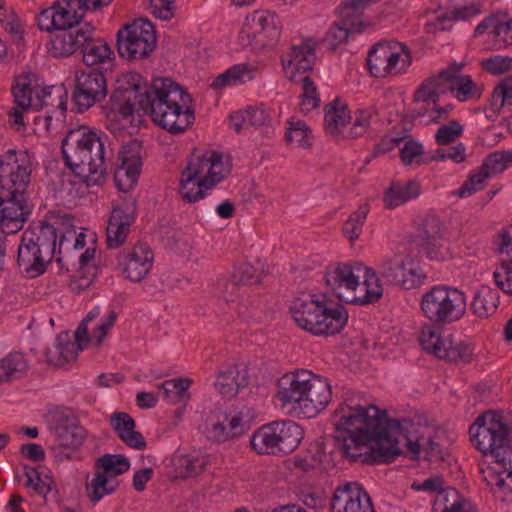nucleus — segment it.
<instances>
[{"instance_id":"1","label":"nucleus","mask_w":512,"mask_h":512,"mask_svg":"<svg viewBox=\"0 0 512 512\" xmlns=\"http://www.w3.org/2000/svg\"><path fill=\"white\" fill-rule=\"evenodd\" d=\"M335 441L343 457L352 462L391 463L401 453L397 436L402 431L398 419H389L375 405L341 404L333 414Z\"/></svg>"},{"instance_id":"2","label":"nucleus","mask_w":512,"mask_h":512,"mask_svg":"<svg viewBox=\"0 0 512 512\" xmlns=\"http://www.w3.org/2000/svg\"><path fill=\"white\" fill-rule=\"evenodd\" d=\"M119 87L131 92L138 110L149 114L157 126L172 135L184 133L194 123L190 94L170 78H154L147 86L139 73L128 72Z\"/></svg>"},{"instance_id":"3","label":"nucleus","mask_w":512,"mask_h":512,"mask_svg":"<svg viewBox=\"0 0 512 512\" xmlns=\"http://www.w3.org/2000/svg\"><path fill=\"white\" fill-rule=\"evenodd\" d=\"M106 138L103 132L81 125L62 140L65 166L88 187L101 186L106 180Z\"/></svg>"},{"instance_id":"4","label":"nucleus","mask_w":512,"mask_h":512,"mask_svg":"<svg viewBox=\"0 0 512 512\" xmlns=\"http://www.w3.org/2000/svg\"><path fill=\"white\" fill-rule=\"evenodd\" d=\"M324 280L331 293L342 302L367 305L379 301L383 295L379 277L361 263L330 266Z\"/></svg>"},{"instance_id":"5","label":"nucleus","mask_w":512,"mask_h":512,"mask_svg":"<svg viewBox=\"0 0 512 512\" xmlns=\"http://www.w3.org/2000/svg\"><path fill=\"white\" fill-rule=\"evenodd\" d=\"M512 427L501 413L487 411L479 415L469 428L472 445L484 455L490 454L493 464L512 482Z\"/></svg>"},{"instance_id":"6","label":"nucleus","mask_w":512,"mask_h":512,"mask_svg":"<svg viewBox=\"0 0 512 512\" xmlns=\"http://www.w3.org/2000/svg\"><path fill=\"white\" fill-rule=\"evenodd\" d=\"M297 326L315 336L338 334L347 324L348 312L342 305L328 307L315 295L302 294L290 306Z\"/></svg>"},{"instance_id":"7","label":"nucleus","mask_w":512,"mask_h":512,"mask_svg":"<svg viewBox=\"0 0 512 512\" xmlns=\"http://www.w3.org/2000/svg\"><path fill=\"white\" fill-rule=\"evenodd\" d=\"M420 309L433 330L461 320L467 310L466 293L454 286L438 284L422 294Z\"/></svg>"},{"instance_id":"8","label":"nucleus","mask_w":512,"mask_h":512,"mask_svg":"<svg viewBox=\"0 0 512 512\" xmlns=\"http://www.w3.org/2000/svg\"><path fill=\"white\" fill-rule=\"evenodd\" d=\"M303 438L302 428L291 420L263 425L251 438V447L257 454L276 455L294 451Z\"/></svg>"},{"instance_id":"9","label":"nucleus","mask_w":512,"mask_h":512,"mask_svg":"<svg viewBox=\"0 0 512 512\" xmlns=\"http://www.w3.org/2000/svg\"><path fill=\"white\" fill-rule=\"evenodd\" d=\"M411 63L410 50L397 41H380L372 46L367 56L370 74L377 78L403 74Z\"/></svg>"},{"instance_id":"10","label":"nucleus","mask_w":512,"mask_h":512,"mask_svg":"<svg viewBox=\"0 0 512 512\" xmlns=\"http://www.w3.org/2000/svg\"><path fill=\"white\" fill-rule=\"evenodd\" d=\"M119 56L128 61L142 60L150 56L156 47L153 24L137 19L120 28L116 34Z\"/></svg>"},{"instance_id":"11","label":"nucleus","mask_w":512,"mask_h":512,"mask_svg":"<svg viewBox=\"0 0 512 512\" xmlns=\"http://www.w3.org/2000/svg\"><path fill=\"white\" fill-rule=\"evenodd\" d=\"M32 161L27 151L10 149L0 156V190L28 193Z\"/></svg>"},{"instance_id":"12","label":"nucleus","mask_w":512,"mask_h":512,"mask_svg":"<svg viewBox=\"0 0 512 512\" xmlns=\"http://www.w3.org/2000/svg\"><path fill=\"white\" fill-rule=\"evenodd\" d=\"M32 212L28 193L0 190V226L3 233L20 231Z\"/></svg>"},{"instance_id":"13","label":"nucleus","mask_w":512,"mask_h":512,"mask_svg":"<svg viewBox=\"0 0 512 512\" xmlns=\"http://www.w3.org/2000/svg\"><path fill=\"white\" fill-rule=\"evenodd\" d=\"M74 81L72 99L79 112L88 110L107 96L106 78L101 71H77Z\"/></svg>"},{"instance_id":"14","label":"nucleus","mask_w":512,"mask_h":512,"mask_svg":"<svg viewBox=\"0 0 512 512\" xmlns=\"http://www.w3.org/2000/svg\"><path fill=\"white\" fill-rule=\"evenodd\" d=\"M142 148V141L131 139L119 151L120 164L114 173L115 184L119 190L127 192L136 184L142 167Z\"/></svg>"},{"instance_id":"15","label":"nucleus","mask_w":512,"mask_h":512,"mask_svg":"<svg viewBox=\"0 0 512 512\" xmlns=\"http://www.w3.org/2000/svg\"><path fill=\"white\" fill-rule=\"evenodd\" d=\"M512 165V151L503 150L485 157L477 173L472 174L457 192L459 197H467L484 188L485 180L492 175L504 172Z\"/></svg>"},{"instance_id":"16","label":"nucleus","mask_w":512,"mask_h":512,"mask_svg":"<svg viewBox=\"0 0 512 512\" xmlns=\"http://www.w3.org/2000/svg\"><path fill=\"white\" fill-rule=\"evenodd\" d=\"M136 219V200L124 199L113 207L106 228V244L109 249H117L130 232V226Z\"/></svg>"},{"instance_id":"17","label":"nucleus","mask_w":512,"mask_h":512,"mask_svg":"<svg viewBox=\"0 0 512 512\" xmlns=\"http://www.w3.org/2000/svg\"><path fill=\"white\" fill-rule=\"evenodd\" d=\"M331 512H375L367 491L357 482L338 486L330 501Z\"/></svg>"},{"instance_id":"18","label":"nucleus","mask_w":512,"mask_h":512,"mask_svg":"<svg viewBox=\"0 0 512 512\" xmlns=\"http://www.w3.org/2000/svg\"><path fill=\"white\" fill-rule=\"evenodd\" d=\"M50 429L54 432L60 446L72 450L81 447L87 437L86 429L69 409L52 415Z\"/></svg>"},{"instance_id":"19","label":"nucleus","mask_w":512,"mask_h":512,"mask_svg":"<svg viewBox=\"0 0 512 512\" xmlns=\"http://www.w3.org/2000/svg\"><path fill=\"white\" fill-rule=\"evenodd\" d=\"M419 341L427 352L434 354L439 359L450 362L466 363L470 361L472 355L466 345L441 340L439 333L433 330L431 326H423Z\"/></svg>"},{"instance_id":"20","label":"nucleus","mask_w":512,"mask_h":512,"mask_svg":"<svg viewBox=\"0 0 512 512\" xmlns=\"http://www.w3.org/2000/svg\"><path fill=\"white\" fill-rule=\"evenodd\" d=\"M118 263L127 279L140 282L152 267L153 252L148 245L140 243L128 252L120 254Z\"/></svg>"},{"instance_id":"21","label":"nucleus","mask_w":512,"mask_h":512,"mask_svg":"<svg viewBox=\"0 0 512 512\" xmlns=\"http://www.w3.org/2000/svg\"><path fill=\"white\" fill-rule=\"evenodd\" d=\"M311 372L303 370L283 375L278 381L277 398L285 405H292L293 409H300L303 413V403L306 386Z\"/></svg>"},{"instance_id":"22","label":"nucleus","mask_w":512,"mask_h":512,"mask_svg":"<svg viewBox=\"0 0 512 512\" xmlns=\"http://www.w3.org/2000/svg\"><path fill=\"white\" fill-rule=\"evenodd\" d=\"M462 63H452L442 69V76L450 82V93L460 102L477 101L483 93V86L477 84L470 75L461 73Z\"/></svg>"},{"instance_id":"23","label":"nucleus","mask_w":512,"mask_h":512,"mask_svg":"<svg viewBox=\"0 0 512 512\" xmlns=\"http://www.w3.org/2000/svg\"><path fill=\"white\" fill-rule=\"evenodd\" d=\"M249 381V370L245 365L227 364L217 372L214 385L223 397L230 399L246 388Z\"/></svg>"},{"instance_id":"24","label":"nucleus","mask_w":512,"mask_h":512,"mask_svg":"<svg viewBox=\"0 0 512 512\" xmlns=\"http://www.w3.org/2000/svg\"><path fill=\"white\" fill-rule=\"evenodd\" d=\"M247 25L257 45H270L280 37L278 17L268 10L254 11L247 17Z\"/></svg>"},{"instance_id":"25","label":"nucleus","mask_w":512,"mask_h":512,"mask_svg":"<svg viewBox=\"0 0 512 512\" xmlns=\"http://www.w3.org/2000/svg\"><path fill=\"white\" fill-rule=\"evenodd\" d=\"M304 398L303 415L306 418H311L322 411L331 401V386L326 379L311 372Z\"/></svg>"},{"instance_id":"26","label":"nucleus","mask_w":512,"mask_h":512,"mask_svg":"<svg viewBox=\"0 0 512 512\" xmlns=\"http://www.w3.org/2000/svg\"><path fill=\"white\" fill-rule=\"evenodd\" d=\"M382 279L389 285L409 290L422 283V277L412 267L407 268L401 258L385 261L380 267Z\"/></svg>"},{"instance_id":"27","label":"nucleus","mask_w":512,"mask_h":512,"mask_svg":"<svg viewBox=\"0 0 512 512\" xmlns=\"http://www.w3.org/2000/svg\"><path fill=\"white\" fill-rule=\"evenodd\" d=\"M420 237L421 249L429 259L442 261L448 257V249L441 234V222L437 217L425 218Z\"/></svg>"},{"instance_id":"28","label":"nucleus","mask_w":512,"mask_h":512,"mask_svg":"<svg viewBox=\"0 0 512 512\" xmlns=\"http://www.w3.org/2000/svg\"><path fill=\"white\" fill-rule=\"evenodd\" d=\"M94 27L90 24L83 26V32L80 36L82 61L86 66L103 64L111 60L113 51L109 44L103 39L94 38Z\"/></svg>"},{"instance_id":"29","label":"nucleus","mask_w":512,"mask_h":512,"mask_svg":"<svg viewBox=\"0 0 512 512\" xmlns=\"http://www.w3.org/2000/svg\"><path fill=\"white\" fill-rule=\"evenodd\" d=\"M21 237L23 238V242L36 247L39 254L43 253L47 258L53 259L56 248L57 230L52 224L46 221H40L26 229Z\"/></svg>"},{"instance_id":"30","label":"nucleus","mask_w":512,"mask_h":512,"mask_svg":"<svg viewBox=\"0 0 512 512\" xmlns=\"http://www.w3.org/2000/svg\"><path fill=\"white\" fill-rule=\"evenodd\" d=\"M82 27L57 29L52 32L48 52L54 58L69 57L81 47Z\"/></svg>"},{"instance_id":"31","label":"nucleus","mask_w":512,"mask_h":512,"mask_svg":"<svg viewBox=\"0 0 512 512\" xmlns=\"http://www.w3.org/2000/svg\"><path fill=\"white\" fill-rule=\"evenodd\" d=\"M109 424L128 447L136 450H144L147 446L144 436L135 431L136 422L126 412H114L111 414Z\"/></svg>"},{"instance_id":"32","label":"nucleus","mask_w":512,"mask_h":512,"mask_svg":"<svg viewBox=\"0 0 512 512\" xmlns=\"http://www.w3.org/2000/svg\"><path fill=\"white\" fill-rule=\"evenodd\" d=\"M52 258H47L43 253L39 254L36 247L23 242L21 237L18 246L17 264L22 273L29 278H36L42 275L51 262Z\"/></svg>"},{"instance_id":"33","label":"nucleus","mask_w":512,"mask_h":512,"mask_svg":"<svg viewBox=\"0 0 512 512\" xmlns=\"http://www.w3.org/2000/svg\"><path fill=\"white\" fill-rule=\"evenodd\" d=\"M223 166V156L220 152L210 150L204 153L194 150L191 154L187 167L182 172L183 174L193 173L196 174V179H202V175H216V167Z\"/></svg>"},{"instance_id":"34","label":"nucleus","mask_w":512,"mask_h":512,"mask_svg":"<svg viewBox=\"0 0 512 512\" xmlns=\"http://www.w3.org/2000/svg\"><path fill=\"white\" fill-rule=\"evenodd\" d=\"M315 58V43L306 40L299 45H293L291 51L283 58V63L291 72L305 73L312 70Z\"/></svg>"},{"instance_id":"35","label":"nucleus","mask_w":512,"mask_h":512,"mask_svg":"<svg viewBox=\"0 0 512 512\" xmlns=\"http://www.w3.org/2000/svg\"><path fill=\"white\" fill-rule=\"evenodd\" d=\"M79 348L72 342L68 333H60L55 340L53 348H47L44 352L45 361L49 365L62 367L76 360Z\"/></svg>"},{"instance_id":"36","label":"nucleus","mask_w":512,"mask_h":512,"mask_svg":"<svg viewBox=\"0 0 512 512\" xmlns=\"http://www.w3.org/2000/svg\"><path fill=\"white\" fill-rule=\"evenodd\" d=\"M352 117L348 107L340 99H335L325 106L324 128L332 137H339Z\"/></svg>"},{"instance_id":"37","label":"nucleus","mask_w":512,"mask_h":512,"mask_svg":"<svg viewBox=\"0 0 512 512\" xmlns=\"http://www.w3.org/2000/svg\"><path fill=\"white\" fill-rule=\"evenodd\" d=\"M35 79V74L25 73L16 78V83L12 87V93L16 105L22 109H30L32 106V95L35 93L32 85ZM54 87L44 88L41 92H36L38 99L44 100L51 95V90Z\"/></svg>"},{"instance_id":"38","label":"nucleus","mask_w":512,"mask_h":512,"mask_svg":"<svg viewBox=\"0 0 512 512\" xmlns=\"http://www.w3.org/2000/svg\"><path fill=\"white\" fill-rule=\"evenodd\" d=\"M419 194L420 185L417 181L410 180L406 183L393 182L384 192V206L388 209H393L418 197Z\"/></svg>"},{"instance_id":"39","label":"nucleus","mask_w":512,"mask_h":512,"mask_svg":"<svg viewBox=\"0 0 512 512\" xmlns=\"http://www.w3.org/2000/svg\"><path fill=\"white\" fill-rule=\"evenodd\" d=\"M52 7L57 21L56 30L78 27L85 16L84 11L79 10L73 0H57Z\"/></svg>"},{"instance_id":"40","label":"nucleus","mask_w":512,"mask_h":512,"mask_svg":"<svg viewBox=\"0 0 512 512\" xmlns=\"http://www.w3.org/2000/svg\"><path fill=\"white\" fill-rule=\"evenodd\" d=\"M257 69L249 64H237L219 74L211 84L215 89L226 86L244 84L255 77Z\"/></svg>"},{"instance_id":"41","label":"nucleus","mask_w":512,"mask_h":512,"mask_svg":"<svg viewBox=\"0 0 512 512\" xmlns=\"http://www.w3.org/2000/svg\"><path fill=\"white\" fill-rule=\"evenodd\" d=\"M499 302L498 292L487 286H482L474 294L470 309L481 318H486L497 309Z\"/></svg>"},{"instance_id":"42","label":"nucleus","mask_w":512,"mask_h":512,"mask_svg":"<svg viewBox=\"0 0 512 512\" xmlns=\"http://www.w3.org/2000/svg\"><path fill=\"white\" fill-rule=\"evenodd\" d=\"M118 483L97 469L94 477L86 483V493L91 502L100 501L105 495L116 491Z\"/></svg>"},{"instance_id":"43","label":"nucleus","mask_w":512,"mask_h":512,"mask_svg":"<svg viewBox=\"0 0 512 512\" xmlns=\"http://www.w3.org/2000/svg\"><path fill=\"white\" fill-rule=\"evenodd\" d=\"M406 447L408 452L414 457L418 456L420 452L423 451L425 453V458H428L429 460L443 459V452L440 444L435 442L431 436H418L415 439L410 436H406Z\"/></svg>"},{"instance_id":"44","label":"nucleus","mask_w":512,"mask_h":512,"mask_svg":"<svg viewBox=\"0 0 512 512\" xmlns=\"http://www.w3.org/2000/svg\"><path fill=\"white\" fill-rule=\"evenodd\" d=\"M191 384L192 380L189 378H176L163 382L160 389H162L163 396L169 403L186 404L190 399L188 389Z\"/></svg>"},{"instance_id":"45","label":"nucleus","mask_w":512,"mask_h":512,"mask_svg":"<svg viewBox=\"0 0 512 512\" xmlns=\"http://www.w3.org/2000/svg\"><path fill=\"white\" fill-rule=\"evenodd\" d=\"M96 468L112 479L128 471L130 462L122 454H105L97 459Z\"/></svg>"},{"instance_id":"46","label":"nucleus","mask_w":512,"mask_h":512,"mask_svg":"<svg viewBox=\"0 0 512 512\" xmlns=\"http://www.w3.org/2000/svg\"><path fill=\"white\" fill-rule=\"evenodd\" d=\"M490 106L495 114H499L502 109L512 114V78L503 79L496 85L491 96Z\"/></svg>"},{"instance_id":"47","label":"nucleus","mask_w":512,"mask_h":512,"mask_svg":"<svg viewBox=\"0 0 512 512\" xmlns=\"http://www.w3.org/2000/svg\"><path fill=\"white\" fill-rule=\"evenodd\" d=\"M203 179H196L195 172L188 174H181L180 179V194L182 198L189 202L193 203L202 199L204 194V189H211L210 186L202 185Z\"/></svg>"},{"instance_id":"48","label":"nucleus","mask_w":512,"mask_h":512,"mask_svg":"<svg viewBox=\"0 0 512 512\" xmlns=\"http://www.w3.org/2000/svg\"><path fill=\"white\" fill-rule=\"evenodd\" d=\"M133 99L131 92L118 86L110 96V109L113 113L121 116L122 119L128 120L135 111V104L132 103Z\"/></svg>"},{"instance_id":"49","label":"nucleus","mask_w":512,"mask_h":512,"mask_svg":"<svg viewBox=\"0 0 512 512\" xmlns=\"http://www.w3.org/2000/svg\"><path fill=\"white\" fill-rule=\"evenodd\" d=\"M6 381L22 377L28 370V363L22 353L14 352L0 361Z\"/></svg>"},{"instance_id":"50","label":"nucleus","mask_w":512,"mask_h":512,"mask_svg":"<svg viewBox=\"0 0 512 512\" xmlns=\"http://www.w3.org/2000/svg\"><path fill=\"white\" fill-rule=\"evenodd\" d=\"M309 134L310 130L304 121L294 119L287 121L285 140L288 144L309 147L311 145Z\"/></svg>"},{"instance_id":"51","label":"nucleus","mask_w":512,"mask_h":512,"mask_svg":"<svg viewBox=\"0 0 512 512\" xmlns=\"http://www.w3.org/2000/svg\"><path fill=\"white\" fill-rule=\"evenodd\" d=\"M369 212L367 204L361 205L356 211H354L348 220L343 224V234L350 240L354 241L357 239L361 232L363 224Z\"/></svg>"},{"instance_id":"52","label":"nucleus","mask_w":512,"mask_h":512,"mask_svg":"<svg viewBox=\"0 0 512 512\" xmlns=\"http://www.w3.org/2000/svg\"><path fill=\"white\" fill-rule=\"evenodd\" d=\"M482 480L487 486L496 487L501 491L507 490L512 493V482H510L504 472H502L493 463L487 468L480 469Z\"/></svg>"},{"instance_id":"53","label":"nucleus","mask_w":512,"mask_h":512,"mask_svg":"<svg viewBox=\"0 0 512 512\" xmlns=\"http://www.w3.org/2000/svg\"><path fill=\"white\" fill-rule=\"evenodd\" d=\"M404 145L400 149V159L405 166H410L413 163L417 165L424 164L422 157L424 154L423 145L413 139H404Z\"/></svg>"},{"instance_id":"54","label":"nucleus","mask_w":512,"mask_h":512,"mask_svg":"<svg viewBox=\"0 0 512 512\" xmlns=\"http://www.w3.org/2000/svg\"><path fill=\"white\" fill-rule=\"evenodd\" d=\"M373 112L371 109H357L354 112L353 123L344 137L356 139L362 136L370 127Z\"/></svg>"},{"instance_id":"55","label":"nucleus","mask_w":512,"mask_h":512,"mask_svg":"<svg viewBox=\"0 0 512 512\" xmlns=\"http://www.w3.org/2000/svg\"><path fill=\"white\" fill-rule=\"evenodd\" d=\"M299 81L302 82L303 88L300 108L301 111L308 113L319 106L320 98L317 93V89L309 76H303L299 79Z\"/></svg>"},{"instance_id":"56","label":"nucleus","mask_w":512,"mask_h":512,"mask_svg":"<svg viewBox=\"0 0 512 512\" xmlns=\"http://www.w3.org/2000/svg\"><path fill=\"white\" fill-rule=\"evenodd\" d=\"M463 133V126L456 120L438 128L435 134V141L440 146H447L453 143Z\"/></svg>"},{"instance_id":"57","label":"nucleus","mask_w":512,"mask_h":512,"mask_svg":"<svg viewBox=\"0 0 512 512\" xmlns=\"http://www.w3.org/2000/svg\"><path fill=\"white\" fill-rule=\"evenodd\" d=\"M178 465L183 477H193L204 470L206 461L203 457L189 454L181 456L178 460Z\"/></svg>"},{"instance_id":"58","label":"nucleus","mask_w":512,"mask_h":512,"mask_svg":"<svg viewBox=\"0 0 512 512\" xmlns=\"http://www.w3.org/2000/svg\"><path fill=\"white\" fill-rule=\"evenodd\" d=\"M231 277L240 285H251L259 282L257 270L250 263H241L235 267Z\"/></svg>"},{"instance_id":"59","label":"nucleus","mask_w":512,"mask_h":512,"mask_svg":"<svg viewBox=\"0 0 512 512\" xmlns=\"http://www.w3.org/2000/svg\"><path fill=\"white\" fill-rule=\"evenodd\" d=\"M495 283L504 293L512 295V263L501 262L493 274Z\"/></svg>"},{"instance_id":"60","label":"nucleus","mask_w":512,"mask_h":512,"mask_svg":"<svg viewBox=\"0 0 512 512\" xmlns=\"http://www.w3.org/2000/svg\"><path fill=\"white\" fill-rule=\"evenodd\" d=\"M492 34L496 39L498 49L512 45V18L507 21L498 19L497 26H495V31H492Z\"/></svg>"},{"instance_id":"61","label":"nucleus","mask_w":512,"mask_h":512,"mask_svg":"<svg viewBox=\"0 0 512 512\" xmlns=\"http://www.w3.org/2000/svg\"><path fill=\"white\" fill-rule=\"evenodd\" d=\"M436 79L430 77L425 79L422 84L417 88L414 93V101L416 102H429L431 101L434 105L439 102V98L435 92Z\"/></svg>"},{"instance_id":"62","label":"nucleus","mask_w":512,"mask_h":512,"mask_svg":"<svg viewBox=\"0 0 512 512\" xmlns=\"http://www.w3.org/2000/svg\"><path fill=\"white\" fill-rule=\"evenodd\" d=\"M152 14L161 20H170L174 16L175 0H150Z\"/></svg>"},{"instance_id":"63","label":"nucleus","mask_w":512,"mask_h":512,"mask_svg":"<svg viewBox=\"0 0 512 512\" xmlns=\"http://www.w3.org/2000/svg\"><path fill=\"white\" fill-rule=\"evenodd\" d=\"M480 13V8L477 5L464 6L461 8L453 9L443 16L439 17L440 22L454 21V20H467Z\"/></svg>"},{"instance_id":"64","label":"nucleus","mask_w":512,"mask_h":512,"mask_svg":"<svg viewBox=\"0 0 512 512\" xmlns=\"http://www.w3.org/2000/svg\"><path fill=\"white\" fill-rule=\"evenodd\" d=\"M497 245L499 253L506 256L501 262L512 263V226L498 234Z\"/></svg>"}]
</instances>
